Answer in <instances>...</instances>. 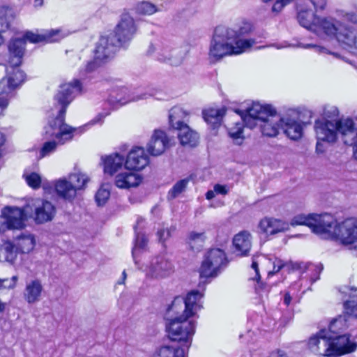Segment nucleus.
<instances>
[{
  "label": "nucleus",
  "mask_w": 357,
  "mask_h": 357,
  "mask_svg": "<svg viewBox=\"0 0 357 357\" xmlns=\"http://www.w3.org/2000/svg\"><path fill=\"white\" fill-rule=\"evenodd\" d=\"M82 90L81 82L75 79L72 82L61 84L54 96V107L58 109L56 116L50 120L48 124L44 127L43 137L45 142L40 151L41 158L46 157L56 149L58 145H63L73 139L75 133H83L89 126L96 124H102L105 116L109 112L99 113L88 123L80 127H72L65 123L66 109L75 98Z\"/></svg>",
  "instance_id": "nucleus-1"
},
{
  "label": "nucleus",
  "mask_w": 357,
  "mask_h": 357,
  "mask_svg": "<svg viewBox=\"0 0 357 357\" xmlns=\"http://www.w3.org/2000/svg\"><path fill=\"white\" fill-rule=\"evenodd\" d=\"M292 226L306 225L312 232L324 238H339L342 244L349 245L357 256V220L348 218L340 224L328 213L298 215L291 221Z\"/></svg>",
  "instance_id": "nucleus-2"
},
{
  "label": "nucleus",
  "mask_w": 357,
  "mask_h": 357,
  "mask_svg": "<svg viewBox=\"0 0 357 357\" xmlns=\"http://www.w3.org/2000/svg\"><path fill=\"white\" fill-rule=\"evenodd\" d=\"M252 31V25L243 22L234 28L217 26L209 47V58L219 61L225 56L241 54L256 43L253 38H246Z\"/></svg>",
  "instance_id": "nucleus-3"
},
{
  "label": "nucleus",
  "mask_w": 357,
  "mask_h": 357,
  "mask_svg": "<svg viewBox=\"0 0 357 357\" xmlns=\"http://www.w3.org/2000/svg\"><path fill=\"white\" fill-rule=\"evenodd\" d=\"M137 32L134 19L128 13L122 14L114 33L102 36L96 45L97 58L113 56L119 47L126 48Z\"/></svg>",
  "instance_id": "nucleus-4"
},
{
  "label": "nucleus",
  "mask_w": 357,
  "mask_h": 357,
  "mask_svg": "<svg viewBox=\"0 0 357 357\" xmlns=\"http://www.w3.org/2000/svg\"><path fill=\"white\" fill-rule=\"evenodd\" d=\"M185 301L182 296H176L168 306L165 318L169 337L189 344L195 331V322L185 317Z\"/></svg>",
  "instance_id": "nucleus-5"
},
{
  "label": "nucleus",
  "mask_w": 357,
  "mask_h": 357,
  "mask_svg": "<svg viewBox=\"0 0 357 357\" xmlns=\"http://www.w3.org/2000/svg\"><path fill=\"white\" fill-rule=\"evenodd\" d=\"M246 114L242 116L245 126L252 129L259 126L263 135L269 137L278 135L280 129V121L278 119L280 115L270 105H261L259 102H253L246 109Z\"/></svg>",
  "instance_id": "nucleus-6"
},
{
  "label": "nucleus",
  "mask_w": 357,
  "mask_h": 357,
  "mask_svg": "<svg viewBox=\"0 0 357 357\" xmlns=\"http://www.w3.org/2000/svg\"><path fill=\"white\" fill-rule=\"evenodd\" d=\"M65 37L60 29L43 30L40 33H34L28 31L24 34L23 38L12 39L8 45L9 52L13 56L10 63L13 66H18L24 55L26 41L29 40L33 43H54L57 42Z\"/></svg>",
  "instance_id": "nucleus-7"
},
{
  "label": "nucleus",
  "mask_w": 357,
  "mask_h": 357,
  "mask_svg": "<svg viewBox=\"0 0 357 357\" xmlns=\"http://www.w3.org/2000/svg\"><path fill=\"white\" fill-rule=\"evenodd\" d=\"M298 23L303 27L314 32L319 37L326 39L329 35H331L335 24L337 19L333 17H317L316 14L310 10H302L297 14Z\"/></svg>",
  "instance_id": "nucleus-8"
},
{
  "label": "nucleus",
  "mask_w": 357,
  "mask_h": 357,
  "mask_svg": "<svg viewBox=\"0 0 357 357\" xmlns=\"http://www.w3.org/2000/svg\"><path fill=\"white\" fill-rule=\"evenodd\" d=\"M89 180L88 175L80 171L71 173L67 177L56 181L54 184L56 193L60 198L68 202H73L77 192L85 189Z\"/></svg>",
  "instance_id": "nucleus-9"
},
{
  "label": "nucleus",
  "mask_w": 357,
  "mask_h": 357,
  "mask_svg": "<svg viewBox=\"0 0 357 357\" xmlns=\"http://www.w3.org/2000/svg\"><path fill=\"white\" fill-rule=\"evenodd\" d=\"M228 260L223 250L210 249L204 255L199 268L201 279L217 277L227 266Z\"/></svg>",
  "instance_id": "nucleus-10"
},
{
  "label": "nucleus",
  "mask_w": 357,
  "mask_h": 357,
  "mask_svg": "<svg viewBox=\"0 0 357 357\" xmlns=\"http://www.w3.org/2000/svg\"><path fill=\"white\" fill-rule=\"evenodd\" d=\"M324 354L326 356H341L354 352L357 344L349 340L347 334L328 335L323 336Z\"/></svg>",
  "instance_id": "nucleus-11"
},
{
  "label": "nucleus",
  "mask_w": 357,
  "mask_h": 357,
  "mask_svg": "<svg viewBox=\"0 0 357 357\" xmlns=\"http://www.w3.org/2000/svg\"><path fill=\"white\" fill-rule=\"evenodd\" d=\"M187 52L186 47H172L169 45H162L156 47L151 44L147 50L148 54L153 55L158 61L175 66L183 63Z\"/></svg>",
  "instance_id": "nucleus-12"
},
{
  "label": "nucleus",
  "mask_w": 357,
  "mask_h": 357,
  "mask_svg": "<svg viewBox=\"0 0 357 357\" xmlns=\"http://www.w3.org/2000/svg\"><path fill=\"white\" fill-rule=\"evenodd\" d=\"M337 24L328 39H335L342 47L357 55V31L344 26L337 20Z\"/></svg>",
  "instance_id": "nucleus-13"
},
{
  "label": "nucleus",
  "mask_w": 357,
  "mask_h": 357,
  "mask_svg": "<svg viewBox=\"0 0 357 357\" xmlns=\"http://www.w3.org/2000/svg\"><path fill=\"white\" fill-rule=\"evenodd\" d=\"M26 215L24 211L15 206H6L0 216V233L7 229H20L24 227Z\"/></svg>",
  "instance_id": "nucleus-14"
},
{
  "label": "nucleus",
  "mask_w": 357,
  "mask_h": 357,
  "mask_svg": "<svg viewBox=\"0 0 357 357\" xmlns=\"http://www.w3.org/2000/svg\"><path fill=\"white\" fill-rule=\"evenodd\" d=\"M174 271V265L172 260L167 255H159L151 260L147 274L159 279L169 276Z\"/></svg>",
  "instance_id": "nucleus-15"
},
{
  "label": "nucleus",
  "mask_w": 357,
  "mask_h": 357,
  "mask_svg": "<svg viewBox=\"0 0 357 357\" xmlns=\"http://www.w3.org/2000/svg\"><path fill=\"white\" fill-rule=\"evenodd\" d=\"M297 114L293 110L284 116H280L278 121H280V128H282L284 134L291 139L297 140L302 137L303 126L297 121Z\"/></svg>",
  "instance_id": "nucleus-16"
},
{
  "label": "nucleus",
  "mask_w": 357,
  "mask_h": 357,
  "mask_svg": "<svg viewBox=\"0 0 357 357\" xmlns=\"http://www.w3.org/2000/svg\"><path fill=\"white\" fill-rule=\"evenodd\" d=\"M155 94L152 93H142L140 95L130 94L128 88L122 87L113 91L107 99L108 103L114 108L119 106H122L128 102L138 101L139 100L146 99L149 96H154Z\"/></svg>",
  "instance_id": "nucleus-17"
},
{
  "label": "nucleus",
  "mask_w": 357,
  "mask_h": 357,
  "mask_svg": "<svg viewBox=\"0 0 357 357\" xmlns=\"http://www.w3.org/2000/svg\"><path fill=\"white\" fill-rule=\"evenodd\" d=\"M172 344L162 345L158 347L153 357H185L186 351H188L192 342V338L189 340V344L187 346L185 343L170 338Z\"/></svg>",
  "instance_id": "nucleus-18"
},
{
  "label": "nucleus",
  "mask_w": 357,
  "mask_h": 357,
  "mask_svg": "<svg viewBox=\"0 0 357 357\" xmlns=\"http://www.w3.org/2000/svg\"><path fill=\"white\" fill-rule=\"evenodd\" d=\"M337 135H340L343 142L349 146L357 140V128L352 119H340L335 121Z\"/></svg>",
  "instance_id": "nucleus-19"
},
{
  "label": "nucleus",
  "mask_w": 357,
  "mask_h": 357,
  "mask_svg": "<svg viewBox=\"0 0 357 357\" xmlns=\"http://www.w3.org/2000/svg\"><path fill=\"white\" fill-rule=\"evenodd\" d=\"M314 130L318 141L335 142L337 139L335 121L328 119L317 120Z\"/></svg>",
  "instance_id": "nucleus-20"
},
{
  "label": "nucleus",
  "mask_w": 357,
  "mask_h": 357,
  "mask_svg": "<svg viewBox=\"0 0 357 357\" xmlns=\"http://www.w3.org/2000/svg\"><path fill=\"white\" fill-rule=\"evenodd\" d=\"M289 228L288 222L274 218L265 217L258 224L259 232L265 234L266 236L284 232L288 230Z\"/></svg>",
  "instance_id": "nucleus-21"
},
{
  "label": "nucleus",
  "mask_w": 357,
  "mask_h": 357,
  "mask_svg": "<svg viewBox=\"0 0 357 357\" xmlns=\"http://www.w3.org/2000/svg\"><path fill=\"white\" fill-rule=\"evenodd\" d=\"M149 162V157L144 148L136 146L128 153L125 160L127 169L139 171L143 169Z\"/></svg>",
  "instance_id": "nucleus-22"
},
{
  "label": "nucleus",
  "mask_w": 357,
  "mask_h": 357,
  "mask_svg": "<svg viewBox=\"0 0 357 357\" xmlns=\"http://www.w3.org/2000/svg\"><path fill=\"white\" fill-rule=\"evenodd\" d=\"M169 145L167 135L162 130H155L150 141L147 144V151L153 156L161 155Z\"/></svg>",
  "instance_id": "nucleus-23"
},
{
  "label": "nucleus",
  "mask_w": 357,
  "mask_h": 357,
  "mask_svg": "<svg viewBox=\"0 0 357 357\" xmlns=\"http://www.w3.org/2000/svg\"><path fill=\"white\" fill-rule=\"evenodd\" d=\"M204 297V289L201 291L197 289L190 291L185 298V317L190 318L194 316L196 312L202 307V299Z\"/></svg>",
  "instance_id": "nucleus-24"
},
{
  "label": "nucleus",
  "mask_w": 357,
  "mask_h": 357,
  "mask_svg": "<svg viewBox=\"0 0 357 357\" xmlns=\"http://www.w3.org/2000/svg\"><path fill=\"white\" fill-rule=\"evenodd\" d=\"M25 80L24 73L19 69L17 66L12 68V73L8 75L6 79H3L1 84L6 83V87L1 91V96H4L8 100V94L22 86Z\"/></svg>",
  "instance_id": "nucleus-25"
},
{
  "label": "nucleus",
  "mask_w": 357,
  "mask_h": 357,
  "mask_svg": "<svg viewBox=\"0 0 357 357\" xmlns=\"http://www.w3.org/2000/svg\"><path fill=\"white\" fill-rule=\"evenodd\" d=\"M56 213L55 206L49 201L41 200L35 208L34 220L38 224L51 221Z\"/></svg>",
  "instance_id": "nucleus-26"
},
{
  "label": "nucleus",
  "mask_w": 357,
  "mask_h": 357,
  "mask_svg": "<svg viewBox=\"0 0 357 357\" xmlns=\"http://www.w3.org/2000/svg\"><path fill=\"white\" fill-rule=\"evenodd\" d=\"M251 235L247 231H243L234 236L233 245L236 255L248 256L252 247Z\"/></svg>",
  "instance_id": "nucleus-27"
},
{
  "label": "nucleus",
  "mask_w": 357,
  "mask_h": 357,
  "mask_svg": "<svg viewBox=\"0 0 357 357\" xmlns=\"http://www.w3.org/2000/svg\"><path fill=\"white\" fill-rule=\"evenodd\" d=\"M142 181V177L137 174L125 172L115 176V185L121 189H130L138 186Z\"/></svg>",
  "instance_id": "nucleus-28"
},
{
  "label": "nucleus",
  "mask_w": 357,
  "mask_h": 357,
  "mask_svg": "<svg viewBox=\"0 0 357 357\" xmlns=\"http://www.w3.org/2000/svg\"><path fill=\"white\" fill-rule=\"evenodd\" d=\"M43 290L40 280H33L26 284L24 291V298L28 303H35L40 301Z\"/></svg>",
  "instance_id": "nucleus-29"
},
{
  "label": "nucleus",
  "mask_w": 357,
  "mask_h": 357,
  "mask_svg": "<svg viewBox=\"0 0 357 357\" xmlns=\"http://www.w3.org/2000/svg\"><path fill=\"white\" fill-rule=\"evenodd\" d=\"M102 160L104 172L109 175H113L125 164L124 156L118 153L107 155Z\"/></svg>",
  "instance_id": "nucleus-30"
},
{
  "label": "nucleus",
  "mask_w": 357,
  "mask_h": 357,
  "mask_svg": "<svg viewBox=\"0 0 357 357\" xmlns=\"http://www.w3.org/2000/svg\"><path fill=\"white\" fill-rule=\"evenodd\" d=\"M188 113L181 107H174L169 112V123L171 128L178 130L187 125L184 123L185 119L188 116Z\"/></svg>",
  "instance_id": "nucleus-31"
},
{
  "label": "nucleus",
  "mask_w": 357,
  "mask_h": 357,
  "mask_svg": "<svg viewBox=\"0 0 357 357\" xmlns=\"http://www.w3.org/2000/svg\"><path fill=\"white\" fill-rule=\"evenodd\" d=\"M176 130L182 145H188L191 147L197 146L199 139L198 134L191 130L188 125H184Z\"/></svg>",
  "instance_id": "nucleus-32"
},
{
  "label": "nucleus",
  "mask_w": 357,
  "mask_h": 357,
  "mask_svg": "<svg viewBox=\"0 0 357 357\" xmlns=\"http://www.w3.org/2000/svg\"><path fill=\"white\" fill-rule=\"evenodd\" d=\"M225 114V109L211 108L203 111V117L205 121L211 125L213 129L218 128L222 116Z\"/></svg>",
  "instance_id": "nucleus-33"
},
{
  "label": "nucleus",
  "mask_w": 357,
  "mask_h": 357,
  "mask_svg": "<svg viewBox=\"0 0 357 357\" xmlns=\"http://www.w3.org/2000/svg\"><path fill=\"white\" fill-rule=\"evenodd\" d=\"M144 222V219L139 218L137 221V225L135 226L134 229L135 232V245L132 250V255L135 263L137 264L136 260V252L137 250L144 249L147 243V238L144 234L138 231V227H140L141 224Z\"/></svg>",
  "instance_id": "nucleus-34"
},
{
  "label": "nucleus",
  "mask_w": 357,
  "mask_h": 357,
  "mask_svg": "<svg viewBox=\"0 0 357 357\" xmlns=\"http://www.w3.org/2000/svg\"><path fill=\"white\" fill-rule=\"evenodd\" d=\"M347 316L342 314L338 316L331 321L328 330L326 331V335H338L342 334V332L348 327L347 325Z\"/></svg>",
  "instance_id": "nucleus-35"
},
{
  "label": "nucleus",
  "mask_w": 357,
  "mask_h": 357,
  "mask_svg": "<svg viewBox=\"0 0 357 357\" xmlns=\"http://www.w3.org/2000/svg\"><path fill=\"white\" fill-rule=\"evenodd\" d=\"M323 336L328 337L326 330L325 329L321 330L316 335L310 338L308 347L312 352L318 355L325 356L324 354Z\"/></svg>",
  "instance_id": "nucleus-36"
},
{
  "label": "nucleus",
  "mask_w": 357,
  "mask_h": 357,
  "mask_svg": "<svg viewBox=\"0 0 357 357\" xmlns=\"http://www.w3.org/2000/svg\"><path fill=\"white\" fill-rule=\"evenodd\" d=\"M15 244L20 253H28L33 249L35 239L31 234L22 235L15 240Z\"/></svg>",
  "instance_id": "nucleus-37"
},
{
  "label": "nucleus",
  "mask_w": 357,
  "mask_h": 357,
  "mask_svg": "<svg viewBox=\"0 0 357 357\" xmlns=\"http://www.w3.org/2000/svg\"><path fill=\"white\" fill-rule=\"evenodd\" d=\"M268 47H275L277 49H282L287 47H300L303 49L313 48L314 51L318 53L331 54V52L324 46L310 43L304 44L302 43H298L296 45H291L289 44L287 42H283L281 45L272 44L270 45Z\"/></svg>",
  "instance_id": "nucleus-38"
},
{
  "label": "nucleus",
  "mask_w": 357,
  "mask_h": 357,
  "mask_svg": "<svg viewBox=\"0 0 357 357\" xmlns=\"http://www.w3.org/2000/svg\"><path fill=\"white\" fill-rule=\"evenodd\" d=\"M243 114V112L240 113L241 116H243L246 114ZM242 122H238L236 123L235 126L233 128H229V135L231 138L233 139L234 142L238 144L241 145L244 139V136L243 135V124L245 125L243 123V119H241Z\"/></svg>",
  "instance_id": "nucleus-39"
},
{
  "label": "nucleus",
  "mask_w": 357,
  "mask_h": 357,
  "mask_svg": "<svg viewBox=\"0 0 357 357\" xmlns=\"http://www.w3.org/2000/svg\"><path fill=\"white\" fill-rule=\"evenodd\" d=\"M135 10L139 15H150L160 11V9L149 1H141L136 4Z\"/></svg>",
  "instance_id": "nucleus-40"
},
{
  "label": "nucleus",
  "mask_w": 357,
  "mask_h": 357,
  "mask_svg": "<svg viewBox=\"0 0 357 357\" xmlns=\"http://www.w3.org/2000/svg\"><path fill=\"white\" fill-rule=\"evenodd\" d=\"M190 180V178H185L177 181L168 192L167 198L169 199H174L176 198L185 190Z\"/></svg>",
  "instance_id": "nucleus-41"
},
{
  "label": "nucleus",
  "mask_w": 357,
  "mask_h": 357,
  "mask_svg": "<svg viewBox=\"0 0 357 357\" xmlns=\"http://www.w3.org/2000/svg\"><path fill=\"white\" fill-rule=\"evenodd\" d=\"M251 267L255 272V276L252 278L253 280L257 281V284L255 287V291H256L257 294L261 295L264 291H267L266 289L268 288V287L266 286V284L262 283L260 281L261 276L259 275L258 262L256 260L255 257H252Z\"/></svg>",
  "instance_id": "nucleus-42"
},
{
  "label": "nucleus",
  "mask_w": 357,
  "mask_h": 357,
  "mask_svg": "<svg viewBox=\"0 0 357 357\" xmlns=\"http://www.w3.org/2000/svg\"><path fill=\"white\" fill-rule=\"evenodd\" d=\"M344 307L347 317H357V295L350 296L349 300L344 303Z\"/></svg>",
  "instance_id": "nucleus-43"
},
{
  "label": "nucleus",
  "mask_w": 357,
  "mask_h": 357,
  "mask_svg": "<svg viewBox=\"0 0 357 357\" xmlns=\"http://www.w3.org/2000/svg\"><path fill=\"white\" fill-rule=\"evenodd\" d=\"M3 250L5 252V259L10 263H13L16 259L17 254L20 253L18 249H17L15 244L11 242L6 243L4 244Z\"/></svg>",
  "instance_id": "nucleus-44"
},
{
  "label": "nucleus",
  "mask_w": 357,
  "mask_h": 357,
  "mask_svg": "<svg viewBox=\"0 0 357 357\" xmlns=\"http://www.w3.org/2000/svg\"><path fill=\"white\" fill-rule=\"evenodd\" d=\"M8 12L10 10L6 8L0 7V32H4L10 28L12 17L8 15Z\"/></svg>",
  "instance_id": "nucleus-45"
},
{
  "label": "nucleus",
  "mask_w": 357,
  "mask_h": 357,
  "mask_svg": "<svg viewBox=\"0 0 357 357\" xmlns=\"http://www.w3.org/2000/svg\"><path fill=\"white\" fill-rule=\"evenodd\" d=\"M23 178L27 185L33 189H38L40 187L41 177L38 174L35 172L24 173Z\"/></svg>",
  "instance_id": "nucleus-46"
},
{
  "label": "nucleus",
  "mask_w": 357,
  "mask_h": 357,
  "mask_svg": "<svg viewBox=\"0 0 357 357\" xmlns=\"http://www.w3.org/2000/svg\"><path fill=\"white\" fill-rule=\"evenodd\" d=\"M111 57L112 56H107L103 59L97 58L96 48L94 50V59L88 62L85 66L84 70L86 73H91L95 71L102 63L107 62Z\"/></svg>",
  "instance_id": "nucleus-47"
},
{
  "label": "nucleus",
  "mask_w": 357,
  "mask_h": 357,
  "mask_svg": "<svg viewBox=\"0 0 357 357\" xmlns=\"http://www.w3.org/2000/svg\"><path fill=\"white\" fill-rule=\"evenodd\" d=\"M337 13L340 19H336L342 22L344 26H346L344 24V22H351L352 24L357 23V14L355 13H347L343 10H340Z\"/></svg>",
  "instance_id": "nucleus-48"
},
{
  "label": "nucleus",
  "mask_w": 357,
  "mask_h": 357,
  "mask_svg": "<svg viewBox=\"0 0 357 357\" xmlns=\"http://www.w3.org/2000/svg\"><path fill=\"white\" fill-rule=\"evenodd\" d=\"M110 192L108 190L100 188L96 194L95 198L98 206H103L108 200Z\"/></svg>",
  "instance_id": "nucleus-49"
},
{
  "label": "nucleus",
  "mask_w": 357,
  "mask_h": 357,
  "mask_svg": "<svg viewBox=\"0 0 357 357\" xmlns=\"http://www.w3.org/2000/svg\"><path fill=\"white\" fill-rule=\"evenodd\" d=\"M204 236L203 233L191 232L189 234V244L192 250H194V244L198 243L202 247L204 241Z\"/></svg>",
  "instance_id": "nucleus-50"
},
{
  "label": "nucleus",
  "mask_w": 357,
  "mask_h": 357,
  "mask_svg": "<svg viewBox=\"0 0 357 357\" xmlns=\"http://www.w3.org/2000/svg\"><path fill=\"white\" fill-rule=\"evenodd\" d=\"M339 114L338 109L333 105H326L324 107L322 115L324 116L323 119L329 120L336 118Z\"/></svg>",
  "instance_id": "nucleus-51"
},
{
  "label": "nucleus",
  "mask_w": 357,
  "mask_h": 357,
  "mask_svg": "<svg viewBox=\"0 0 357 357\" xmlns=\"http://www.w3.org/2000/svg\"><path fill=\"white\" fill-rule=\"evenodd\" d=\"M175 230L176 227L174 226H172L167 229H158L157 236L159 241L162 243H164L171 236L172 233L175 231Z\"/></svg>",
  "instance_id": "nucleus-52"
},
{
  "label": "nucleus",
  "mask_w": 357,
  "mask_h": 357,
  "mask_svg": "<svg viewBox=\"0 0 357 357\" xmlns=\"http://www.w3.org/2000/svg\"><path fill=\"white\" fill-rule=\"evenodd\" d=\"M18 280L17 276L14 275L11 278L1 279L3 289H13Z\"/></svg>",
  "instance_id": "nucleus-53"
},
{
  "label": "nucleus",
  "mask_w": 357,
  "mask_h": 357,
  "mask_svg": "<svg viewBox=\"0 0 357 357\" xmlns=\"http://www.w3.org/2000/svg\"><path fill=\"white\" fill-rule=\"evenodd\" d=\"M314 8V13L322 12L325 10L327 4V0H310Z\"/></svg>",
  "instance_id": "nucleus-54"
},
{
  "label": "nucleus",
  "mask_w": 357,
  "mask_h": 357,
  "mask_svg": "<svg viewBox=\"0 0 357 357\" xmlns=\"http://www.w3.org/2000/svg\"><path fill=\"white\" fill-rule=\"evenodd\" d=\"M287 4L289 3L286 2L284 0H276V1L274 3L272 7V10L273 12L279 13Z\"/></svg>",
  "instance_id": "nucleus-55"
},
{
  "label": "nucleus",
  "mask_w": 357,
  "mask_h": 357,
  "mask_svg": "<svg viewBox=\"0 0 357 357\" xmlns=\"http://www.w3.org/2000/svg\"><path fill=\"white\" fill-rule=\"evenodd\" d=\"M273 271L274 273H278L280 271L282 268L285 266V264L280 259H276L273 263Z\"/></svg>",
  "instance_id": "nucleus-56"
},
{
  "label": "nucleus",
  "mask_w": 357,
  "mask_h": 357,
  "mask_svg": "<svg viewBox=\"0 0 357 357\" xmlns=\"http://www.w3.org/2000/svg\"><path fill=\"white\" fill-rule=\"evenodd\" d=\"M214 191L220 195H226L228 192V190L227 189L225 185L216 184L214 186Z\"/></svg>",
  "instance_id": "nucleus-57"
},
{
  "label": "nucleus",
  "mask_w": 357,
  "mask_h": 357,
  "mask_svg": "<svg viewBox=\"0 0 357 357\" xmlns=\"http://www.w3.org/2000/svg\"><path fill=\"white\" fill-rule=\"evenodd\" d=\"M8 105V99L4 96L0 95V115L2 114L3 109Z\"/></svg>",
  "instance_id": "nucleus-58"
},
{
  "label": "nucleus",
  "mask_w": 357,
  "mask_h": 357,
  "mask_svg": "<svg viewBox=\"0 0 357 357\" xmlns=\"http://www.w3.org/2000/svg\"><path fill=\"white\" fill-rule=\"evenodd\" d=\"M268 357H288L287 354L282 350H277L271 353Z\"/></svg>",
  "instance_id": "nucleus-59"
},
{
  "label": "nucleus",
  "mask_w": 357,
  "mask_h": 357,
  "mask_svg": "<svg viewBox=\"0 0 357 357\" xmlns=\"http://www.w3.org/2000/svg\"><path fill=\"white\" fill-rule=\"evenodd\" d=\"M291 301V296L289 293H286L284 296V303L286 305H289Z\"/></svg>",
  "instance_id": "nucleus-60"
},
{
  "label": "nucleus",
  "mask_w": 357,
  "mask_h": 357,
  "mask_svg": "<svg viewBox=\"0 0 357 357\" xmlns=\"http://www.w3.org/2000/svg\"><path fill=\"white\" fill-rule=\"evenodd\" d=\"M215 191L208 190L206 193V198L208 200L213 199L215 197Z\"/></svg>",
  "instance_id": "nucleus-61"
},
{
  "label": "nucleus",
  "mask_w": 357,
  "mask_h": 357,
  "mask_svg": "<svg viewBox=\"0 0 357 357\" xmlns=\"http://www.w3.org/2000/svg\"><path fill=\"white\" fill-rule=\"evenodd\" d=\"M43 5V0H34L33 6L35 8L41 7Z\"/></svg>",
  "instance_id": "nucleus-62"
},
{
  "label": "nucleus",
  "mask_w": 357,
  "mask_h": 357,
  "mask_svg": "<svg viewBox=\"0 0 357 357\" xmlns=\"http://www.w3.org/2000/svg\"><path fill=\"white\" fill-rule=\"evenodd\" d=\"M351 146H353L354 157L357 160V140H356L355 143Z\"/></svg>",
  "instance_id": "nucleus-63"
},
{
  "label": "nucleus",
  "mask_w": 357,
  "mask_h": 357,
  "mask_svg": "<svg viewBox=\"0 0 357 357\" xmlns=\"http://www.w3.org/2000/svg\"><path fill=\"white\" fill-rule=\"evenodd\" d=\"M320 141H318L317 143L316 150L317 152H322L321 147H320Z\"/></svg>",
  "instance_id": "nucleus-64"
}]
</instances>
